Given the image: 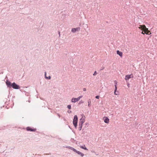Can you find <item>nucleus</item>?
Listing matches in <instances>:
<instances>
[{
    "mask_svg": "<svg viewBox=\"0 0 157 157\" xmlns=\"http://www.w3.org/2000/svg\"><path fill=\"white\" fill-rule=\"evenodd\" d=\"M144 26L146 27L145 25H140L138 28L139 29H141V30L144 31L145 29V27L144 28Z\"/></svg>",
    "mask_w": 157,
    "mask_h": 157,
    "instance_id": "10",
    "label": "nucleus"
},
{
    "mask_svg": "<svg viewBox=\"0 0 157 157\" xmlns=\"http://www.w3.org/2000/svg\"><path fill=\"white\" fill-rule=\"evenodd\" d=\"M75 29H76V31H79L80 30V28L79 27L77 28H75Z\"/></svg>",
    "mask_w": 157,
    "mask_h": 157,
    "instance_id": "19",
    "label": "nucleus"
},
{
    "mask_svg": "<svg viewBox=\"0 0 157 157\" xmlns=\"http://www.w3.org/2000/svg\"><path fill=\"white\" fill-rule=\"evenodd\" d=\"M133 75L132 74L129 75H127L125 76V79L126 80H128L129 79L133 78Z\"/></svg>",
    "mask_w": 157,
    "mask_h": 157,
    "instance_id": "5",
    "label": "nucleus"
},
{
    "mask_svg": "<svg viewBox=\"0 0 157 157\" xmlns=\"http://www.w3.org/2000/svg\"><path fill=\"white\" fill-rule=\"evenodd\" d=\"M83 90L84 91H85L86 90V89L85 88H83Z\"/></svg>",
    "mask_w": 157,
    "mask_h": 157,
    "instance_id": "26",
    "label": "nucleus"
},
{
    "mask_svg": "<svg viewBox=\"0 0 157 157\" xmlns=\"http://www.w3.org/2000/svg\"><path fill=\"white\" fill-rule=\"evenodd\" d=\"M76 153H77L78 154L80 155L82 157L84 155L83 153L80 152L79 151H77Z\"/></svg>",
    "mask_w": 157,
    "mask_h": 157,
    "instance_id": "11",
    "label": "nucleus"
},
{
    "mask_svg": "<svg viewBox=\"0 0 157 157\" xmlns=\"http://www.w3.org/2000/svg\"><path fill=\"white\" fill-rule=\"evenodd\" d=\"M67 107L69 109H71V106L70 105H68L67 106Z\"/></svg>",
    "mask_w": 157,
    "mask_h": 157,
    "instance_id": "17",
    "label": "nucleus"
},
{
    "mask_svg": "<svg viewBox=\"0 0 157 157\" xmlns=\"http://www.w3.org/2000/svg\"><path fill=\"white\" fill-rule=\"evenodd\" d=\"M104 122L105 123L108 124L109 122V119L106 117H105L103 118Z\"/></svg>",
    "mask_w": 157,
    "mask_h": 157,
    "instance_id": "7",
    "label": "nucleus"
},
{
    "mask_svg": "<svg viewBox=\"0 0 157 157\" xmlns=\"http://www.w3.org/2000/svg\"><path fill=\"white\" fill-rule=\"evenodd\" d=\"M46 72H45V78L47 79H51V76H49L48 77H47L46 76Z\"/></svg>",
    "mask_w": 157,
    "mask_h": 157,
    "instance_id": "14",
    "label": "nucleus"
},
{
    "mask_svg": "<svg viewBox=\"0 0 157 157\" xmlns=\"http://www.w3.org/2000/svg\"><path fill=\"white\" fill-rule=\"evenodd\" d=\"M80 147L84 150H88V149L86 147L85 145H83L82 146H80Z\"/></svg>",
    "mask_w": 157,
    "mask_h": 157,
    "instance_id": "12",
    "label": "nucleus"
},
{
    "mask_svg": "<svg viewBox=\"0 0 157 157\" xmlns=\"http://www.w3.org/2000/svg\"><path fill=\"white\" fill-rule=\"evenodd\" d=\"M58 116H59V114H58Z\"/></svg>",
    "mask_w": 157,
    "mask_h": 157,
    "instance_id": "29",
    "label": "nucleus"
},
{
    "mask_svg": "<svg viewBox=\"0 0 157 157\" xmlns=\"http://www.w3.org/2000/svg\"><path fill=\"white\" fill-rule=\"evenodd\" d=\"M116 91H117V90H116V89H115V91H114V94H115V95H117V94H115V93L116 92Z\"/></svg>",
    "mask_w": 157,
    "mask_h": 157,
    "instance_id": "23",
    "label": "nucleus"
},
{
    "mask_svg": "<svg viewBox=\"0 0 157 157\" xmlns=\"http://www.w3.org/2000/svg\"><path fill=\"white\" fill-rule=\"evenodd\" d=\"M97 74V72H96V71H95L94 72V74H93V75H94V76H95V75H96Z\"/></svg>",
    "mask_w": 157,
    "mask_h": 157,
    "instance_id": "18",
    "label": "nucleus"
},
{
    "mask_svg": "<svg viewBox=\"0 0 157 157\" xmlns=\"http://www.w3.org/2000/svg\"><path fill=\"white\" fill-rule=\"evenodd\" d=\"M115 89H116V90H117V85H115Z\"/></svg>",
    "mask_w": 157,
    "mask_h": 157,
    "instance_id": "21",
    "label": "nucleus"
},
{
    "mask_svg": "<svg viewBox=\"0 0 157 157\" xmlns=\"http://www.w3.org/2000/svg\"><path fill=\"white\" fill-rule=\"evenodd\" d=\"M85 117L83 115L80 119V123H81L80 124H81L82 126L83 124L85 121Z\"/></svg>",
    "mask_w": 157,
    "mask_h": 157,
    "instance_id": "4",
    "label": "nucleus"
},
{
    "mask_svg": "<svg viewBox=\"0 0 157 157\" xmlns=\"http://www.w3.org/2000/svg\"><path fill=\"white\" fill-rule=\"evenodd\" d=\"M6 83L8 86H9L11 85V83L8 81L6 82Z\"/></svg>",
    "mask_w": 157,
    "mask_h": 157,
    "instance_id": "13",
    "label": "nucleus"
},
{
    "mask_svg": "<svg viewBox=\"0 0 157 157\" xmlns=\"http://www.w3.org/2000/svg\"><path fill=\"white\" fill-rule=\"evenodd\" d=\"M114 83H115V85H117V81L116 80H115L114 81Z\"/></svg>",
    "mask_w": 157,
    "mask_h": 157,
    "instance_id": "20",
    "label": "nucleus"
},
{
    "mask_svg": "<svg viewBox=\"0 0 157 157\" xmlns=\"http://www.w3.org/2000/svg\"><path fill=\"white\" fill-rule=\"evenodd\" d=\"M78 122V117L77 115H75L73 120V124L75 128L77 126V123Z\"/></svg>",
    "mask_w": 157,
    "mask_h": 157,
    "instance_id": "1",
    "label": "nucleus"
},
{
    "mask_svg": "<svg viewBox=\"0 0 157 157\" xmlns=\"http://www.w3.org/2000/svg\"><path fill=\"white\" fill-rule=\"evenodd\" d=\"M71 31L72 32L75 33L76 31V29H75V28H73L71 30Z\"/></svg>",
    "mask_w": 157,
    "mask_h": 157,
    "instance_id": "16",
    "label": "nucleus"
},
{
    "mask_svg": "<svg viewBox=\"0 0 157 157\" xmlns=\"http://www.w3.org/2000/svg\"><path fill=\"white\" fill-rule=\"evenodd\" d=\"M89 105H90V104H89H89H88V106H89Z\"/></svg>",
    "mask_w": 157,
    "mask_h": 157,
    "instance_id": "28",
    "label": "nucleus"
},
{
    "mask_svg": "<svg viewBox=\"0 0 157 157\" xmlns=\"http://www.w3.org/2000/svg\"><path fill=\"white\" fill-rule=\"evenodd\" d=\"M80 125H81V126H80V129L79 130H81L82 129V126L81 125V124H80Z\"/></svg>",
    "mask_w": 157,
    "mask_h": 157,
    "instance_id": "25",
    "label": "nucleus"
},
{
    "mask_svg": "<svg viewBox=\"0 0 157 157\" xmlns=\"http://www.w3.org/2000/svg\"><path fill=\"white\" fill-rule=\"evenodd\" d=\"M82 97V96H80L77 98H73L71 99V102H75L78 101Z\"/></svg>",
    "mask_w": 157,
    "mask_h": 157,
    "instance_id": "2",
    "label": "nucleus"
},
{
    "mask_svg": "<svg viewBox=\"0 0 157 157\" xmlns=\"http://www.w3.org/2000/svg\"><path fill=\"white\" fill-rule=\"evenodd\" d=\"M144 31H143L141 32V33H142V34H144V33H144Z\"/></svg>",
    "mask_w": 157,
    "mask_h": 157,
    "instance_id": "24",
    "label": "nucleus"
},
{
    "mask_svg": "<svg viewBox=\"0 0 157 157\" xmlns=\"http://www.w3.org/2000/svg\"><path fill=\"white\" fill-rule=\"evenodd\" d=\"M26 130L27 131H35L36 130V129L34 128L32 129L30 127H27L26 128Z\"/></svg>",
    "mask_w": 157,
    "mask_h": 157,
    "instance_id": "8",
    "label": "nucleus"
},
{
    "mask_svg": "<svg viewBox=\"0 0 157 157\" xmlns=\"http://www.w3.org/2000/svg\"><path fill=\"white\" fill-rule=\"evenodd\" d=\"M144 28L145 27V29L143 31H144L145 33L147 35H150L151 34V33L150 32V31H149L147 28L146 26H144Z\"/></svg>",
    "mask_w": 157,
    "mask_h": 157,
    "instance_id": "3",
    "label": "nucleus"
},
{
    "mask_svg": "<svg viewBox=\"0 0 157 157\" xmlns=\"http://www.w3.org/2000/svg\"><path fill=\"white\" fill-rule=\"evenodd\" d=\"M11 86L13 88L15 89H19L20 88L19 86L14 82H13Z\"/></svg>",
    "mask_w": 157,
    "mask_h": 157,
    "instance_id": "6",
    "label": "nucleus"
},
{
    "mask_svg": "<svg viewBox=\"0 0 157 157\" xmlns=\"http://www.w3.org/2000/svg\"><path fill=\"white\" fill-rule=\"evenodd\" d=\"M99 96H96V98H97V99H99Z\"/></svg>",
    "mask_w": 157,
    "mask_h": 157,
    "instance_id": "22",
    "label": "nucleus"
},
{
    "mask_svg": "<svg viewBox=\"0 0 157 157\" xmlns=\"http://www.w3.org/2000/svg\"><path fill=\"white\" fill-rule=\"evenodd\" d=\"M70 148L71 150H73V151H74V152H76L77 151V150H76L75 149H74V148H73V147H70Z\"/></svg>",
    "mask_w": 157,
    "mask_h": 157,
    "instance_id": "15",
    "label": "nucleus"
},
{
    "mask_svg": "<svg viewBox=\"0 0 157 157\" xmlns=\"http://www.w3.org/2000/svg\"><path fill=\"white\" fill-rule=\"evenodd\" d=\"M117 54L118 55L121 57H122V52H120L119 50H117Z\"/></svg>",
    "mask_w": 157,
    "mask_h": 157,
    "instance_id": "9",
    "label": "nucleus"
},
{
    "mask_svg": "<svg viewBox=\"0 0 157 157\" xmlns=\"http://www.w3.org/2000/svg\"><path fill=\"white\" fill-rule=\"evenodd\" d=\"M129 84H128V87H129Z\"/></svg>",
    "mask_w": 157,
    "mask_h": 157,
    "instance_id": "27",
    "label": "nucleus"
}]
</instances>
